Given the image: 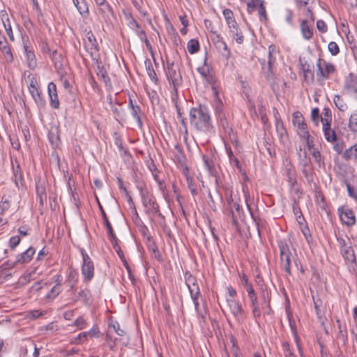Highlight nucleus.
<instances>
[{"label": "nucleus", "mask_w": 357, "mask_h": 357, "mask_svg": "<svg viewBox=\"0 0 357 357\" xmlns=\"http://www.w3.org/2000/svg\"><path fill=\"white\" fill-rule=\"evenodd\" d=\"M49 97L51 107L54 109H59L60 103L57 94Z\"/></svg>", "instance_id": "obj_54"}, {"label": "nucleus", "mask_w": 357, "mask_h": 357, "mask_svg": "<svg viewBox=\"0 0 357 357\" xmlns=\"http://www.w3.org/2000/svg\"><path fill=\"white\" fill-rule=\"evenodd\" d=\"M97 75L105 84L106 86H111L110 79L104 67L98 66Z\"/></svg>", "instance_id": "obj_29"}, {"label": "nucleus", "mask_w": 357, "mask_h": 357, "mask_svg": "<svg viewBox=\"0 0 357 357\" xmlns=\"http://www.w3.org/2000/svg\"><path fill=\"white\" fill-rule=\"evenodd\" d=\"M24 50L29 68L31 69L35 68L36 66V60L34 53L29 50L26 46L24 47Z\"/></svg>", "instance_id": "obj_30"}, {"label": "nucleus", "mask_w": 357, "mask_h": 357, "mask_svg": "<svg viewBox=\"0 0 357 357\" xmlns=\"http://www.w3.org/2000/svg\"><path fill=\"white\" fill-rule=\"evenodd\" d=\"M185 283L189 289L195 309L197 310L199 307L198 298L200 295L199 286L195 278L190 275L188 277H186Z\"/></svg>", "instance_id": "obj_6"}, {"label": "nucleus", "mask_w": 357, "mask_h": 357, "mask_svg": "<svg viewBox=\"0 0 357 357\" xmlns=\"http://www.w3.org/2000/svg\"><path fill=\"white\" fill-rule=\"evenodd\" d=\"M226 24L227 25V27H228L229 31L239 27V26L235 19L226 22Z\"/></svg>", "instance_id": "obj_64"}, {"label": "nucleus", "mask_w": 357, "mask_h": 357, "mask_svg": "<svg viewBox=\"0 0 357 357\" xmlns=\"http://www.w3.org/2000/svg\"><path fill=\"white\" fill-rule=\"evenodd\" d=\"M349 128L350 130L354 133L357 132V113L351 114L349 121Z\"/></svg>", "instance_id": "obj_44"}, {"label": "nucleus", "mask_w": 357, "mask_h": 357, "mask_svg": "<svg viewBox=\"0 0 357 357\" xmlns=\"http://www.w3.org/2000/svg\"><path fill=\"white\" fill-rule=\"evenodd\" d=\"M250 301V307L252 309V316L255 319H257L261 316V310L258 302L257 294L249 297Z\"/></svg>", "instance_id": "obj_21"}, {"label": "nucleus", "mask_w": 357, "mask_h": 357, "mask_svg": "<svg viewBox=\"0 0 357 357\" xmlns=\"http://www.w3.org/2000/svg\"><path fill=\"white\" fill-rule=\"evenodd\" d=\"M273 49L274 48L271 45L269 46L267 65H265L264 61L261 63L263 66L262 69L264 73L266 79L273 88L275 84V77L273 73V66L275 62V59L272 56V51H273Z\"/></svg>", "instance_id": "obj_4"}, {"label": "nucleus", "mask_w": 357, "mask_h": 357, "mask_svg": "<svg viewBox=\"0 0 357 357\" xmlns=\"http://www.w3.org/2000/svg\"><path fill=\"white\" fill-rule=\"evenodd\" d=\"M328 51L333 56L337 55L340 52L339 47L335 42L329 43L328 45Z\"/></svg>", "instance_id": "obj_53"}, {"label": "nucleus", "mask_w": 357, "mask_h": 357, "mask_svg": "<svg viewBox=\"0 0 357 357\" xmlns=\"http://www.w3.org/2000/svg\"><path fill=\"white\" fill-rule=\"evenodd\" d=\"M190 123L196 130L208 133L213 130V123L208 107L199 105L197 107H192L190 111Z\"/></svg>", "instance_id": "obj_1"}, {"label": "nucleus", "mask_w": 357, "mask_h": 357, "mask_svg": "<svg viewBox=\"0 0 357 357\" xmlns=\"http://www.w3.org/2000/svg\"><path fill=\"white\" fill-rule=\"evenodd\" d=\"M99 208L101 212V215L102 219L104 220V223L107 229V236L109 238L112 243H114L116 241V236L113 231L112 227L107 217V215L102 208V206L99 204Z\"/></svg>", "instance_id": "obj_18"}, {"label": "nucleus", "mask_w": 357, "mask_h": 357, "mask_svg": "<svg viewBox=\"0 0 357 357\" xmlns=\"http://www.w3.org/2000/svg\"><path fill=\"white\" fill-rule=\"evenodd\" d=\"M47 91L49 96L57 94L56 84L52 82H50L47 86Z\"/></svg>", "instance_id": "obj_58"}, {"label": "nucleus", "mask_w": 357, "mask_h": 357, "mask_svg": "<svg viewBox=\"0 0 357 357\" xmlns=\"http://www.w3.org/2000/svg\"><path fill=\"white\" fill-rule=\"evenodd\" d=\"M210 32L211 33V39L214 45H217L218 43H220L222 40H224L223 38L216 31H214L213 29H211Z\"/></svg>", "instance_id": "obj_51"}, {"label": "nucleus", "mask_w": 357, "mask_h": 357, "mask_svg": "<svg viewBox=\"0 0 357 357\" xmlns=\"http://www.w3.org/2000/svg\"><path fill=\"white\" fill-rule=\"evenodd\" d=\"M261 298L264 305H266V308L269 309V303L271 302L270 292L267 289H263L261 293Z\"/></svg>", "instance_id": "obj_43"}, {"label": "nucleus", "mask_w": 357, "mask_h": 357, "mask_svg": "<svg viewBox=\"0 0 357 357\" xmlns=\"http://www.w3.org/2000/svg\"><path fill=\"white\" fill-rule=\"evenodd\" d=\"M333 102L339 110L344 112L347 109V105L340 96L335 95Z\"/></svg>", "instance_id": "obj_32"}, {"label": "nucleus", "mask_w": 357, "mask_h": 357, "mask_svg": "<svg viewBox=\"0 0 357 357\" xmlns=\"http://www.w3.org/2000/svg\"><path fill=\"white\" fill-rule=\"evenodd\" d=\"M86 334V338L88 337H98L100 333L99 328L97 325H94L89 331L84 332Z\"/></svg>", "instance_id": "obj_52"}, {"label": "nucleus", "mask_w": 357, "mask_h": 357, "mask_svg": "<svg viewBox=\"0 0 357 357\" xmlns=\"http://www.w3.org/2000/svg\"><path fill=\"white\" fill-rule=\"evenodd\" d=\"M312 158H314V161L318 164V166L319 167H325L324 161L321 155L320 152L317 149H314L312 151Z\"/></svg>", "instance_id": "obj_41"}, {"label": "nucleus", "mask_w": 357, "mask_h": 357, "mask_svg": "<svg viewBox=\"0 0 357 357\" xmlns=\"http://www.w3.org/2000/svg\"><path fill=\"white\" fill-rule=\"evenodd\" d=\"M166 75L174 91L176 92L177 88L182 84V77L178 68L175 66L173 62L167 63Z\"/></svg>", "instance_id": "obj_3"}, {"label": "nucleus", "mask_w": 357, "mask_h": 357, "mask_svg": "<svg viewBox=\"0 0 357 357\" xmlns=\"http://www.w3.org/2000/svg\"><path fill=\"white\" fill-rule=\"evenodd\" d=\"M87 324L88 323L86 319L81 316L75 320L73 325L76 326L79 330H83L86 327Z\"/></svg>", "instance_id": "obj_46"}, {"label": "nucleus", "mask_w": 357, "mask_h": 357, "mask_svg": "<svg viewBox=\"0 0 357 357\" xmlns=\"http://www.w3.org/2000/svg\"><path fill=\"white\" fill-rule=\"evenodd\" d=\"M341 252L344 259L349 262H355L356 257L354 255V251L351 246L344 247V248H341Z\"/></svg>", "instance_id": "obj_27"}, {"label": "nucleus", "mask_w": 357, "mask_h": 357, "mask_svg": "<svg viewBox=\"0 0 357 357\" xmlns=\"http://www.w3.org/2000/svg\"><path fill=\"white\" fill-rule=\"evenodd\" d=\"M222 14L226 22L235 19L232 10L229 8L225 9Z\"/></svg>", "instance_id": "obj_55"}, {"label": "nucleus", "mask_w": 357, "mask_h": 357, "mask_svg": "<svg viewBox=\"0 0 357 357\" xmlns=\"http://www.w3.org/2000/svg\"><path fill=\"white\" fill-rule=\"evenodd\" d=\"M344 90L357 99V75L350 73L345 79Z\"/></svg>", "instance_id": "obj_12"}, {"label": "nucleus", "mask_w": 357, "mask_h": 357, "mask_svg": "<svg viewBox=\"0 0 357 357\" xmlns=\"http://www.w3.org/2000/svg\"><path fill=\"white\" fill-rule=\"evenodd\" d=\"M227 155L229 159V162L234 164L236 167L240 168V162L236 157L234 156L230 147L225 145Z\"/></svg>", "instance_id": "obj_40"}, {"label": "nucleus", "mask_w": 357, "mask_h": 357, "mask_svg": "<svg viewBox=\"0 0 357 357\" xmlns=\"http://www.w3.org/2000/svg\"><path fill=\"white\" fill-rule=\"evenodd\" d=\"M212 92L214 98V109L215 113L221 116L223 112V103L221 100V98L219 96V89L218 87L213 86Z\"/></svg>", "instance_id": "obj_17"}, {"label": "nucleus", "mask_w": 357, "mask_h": 357, "mask_svg": "<svg viewBox=\"0 0 357 357\" xmlns=\"http://www.w3.org/2000/svg\"><path fill=\"white\" fill-rule=\"evenodd\" d=\"M20 237L19 236H15L10 238L9 245L12 249H14L17 246L20 242Z\"/></svg>", "instance_id": "obj_57"}, {"label": "nucleus", "mask_w": 357, "mask_h": 357, "mask_svg": "<svg viewBox=\"0 0 357 357\" xmlns=\"http://www.w3.org/2000/svg\"><path fill=\"white\" fill-rule=\"evenodd\" d=\"M287 176L289 185L291 187H294V185L296 183L295 171L294 169H291V168H288L287 169Z\"/></svg>", "instance_id": "obj_48"}, {"label": "nucleus", "mask_w": 357, "mask_h": 357, "mask_svg": "<svg viewBox=\"0 0 357 357\" xmlns=\"http://www.w3.org/2000/svg\"><path fill=\"white\" fill-rule=\"evenodd\" d=\"M43 314L44 313L43 312H40L38 310H34L29 312L27 314V317L31 319H36Z\"/></svg>", "instance_id": "obj_59"}, {"label": "nucleus", "mask_w": 357, "mask_h": 357, "mask_svg": "<svg viewBox=\"0 0 357 357\" xmlns=\"http://www.w3.org/2000/svg\"><path fill=\"white\" fill-rule=\"evenodd\" d=\"M197 71L202 78L211 84V88L213 86H218L216 83V79L213 75L211 66L207 63L206 56H205L204 59L203 65L197 68Z\"/></svg>", "instance_id": "obj_5"}, {"label": "nucleus", "mask_w": 357, "mask_h": 357, "mask_svg": "<svg viewBox=\"0 0 357 357\" xmlns=\"http://www.w3.org/2000/svg\"><path fill=\"white\" fill-rule=\"evenodd\" d=\"M17 264H18V262L16 261V259L15 261L8 260V261L2 264V268L3 269H10L13 267H14L15 265Z\"/></svg>", "instance_id": "obj_62"}, {"label": "nucleus", "mask_w": 357, "mask_h": 357, "mask_svg": "<svg viewBox=\"0 0 357 357\" xmlns=\"http://www.w3.org/2000/svg\"><path fill=\"white\" fill-rule=\"evenodd\" d=\"M338 212L340 220L344 225L348 227L355 225L356 217L352 210L348 208L341 207L338 208Z\"/></svg>", "instance_id": "obj_11"}, {"label": "nucleus", "mask_w": 357, "mask_h": 357, "mask_svg": "<svg viewBox=\"0 0 357 357\" xmlns=\"http://www.w3.org/2000/svg\"><path fill=\"white\" fill-rule=\"evenodd\" d=\"M13 175H14V182L15 186L20 190L22 189L24 186L23 179H22V174L21 172V169L19 165L16 166V167H13Z\"/></svg>", "instance_id": "obj_22"}, {"label": "nucleus", "mask_w": 357, "mask_h": 357, "mask_svg": "<svg viewBox=\"0 0 357 357\" xmlns=\"http://www.w3.org/2000/svg\"><path fill=\"white\" fill-rule=\"evenodd\" d=\"M301 31L303 37L305 40H310L313 36V28L312 25L309 23L307 20H303L301 24Z\"/></svg>", "instance_id": "obj_19"}, {"label": "nucleus", "mask_w": 357, "mask_h": 357, "mask_svg": "<svg viewBox=\"0 0 357 357\" xmlns=\"http://www.w3.org/2000/svg\"><path fill=\"white\" fill-rule=\"evenodd\" d=\"M227 294L229 296V298L235 299V297L237 295V292L235 289H234L231 286H228L227 287Z\"/></svg>", "instance_id": "obj_63"}, {"label": "nucleus", "mask_w": 357, "mask_h": 357, "mask_svg": "<svg viewBox=\"0 0 357 357\" xmlns=\"http://www.w3.org/2000/svg\"><path fill=\"white\" fill-rule=\"evenodd\" d=\"M134 31L137 35V36L139 38V39L146 44V46L147 47H149V48L151 47V45L146 37L145 31L143 29H142L140 26H139V29H136L134 30Z\"/></svg>", "instance_id": "obj_39"}, {"label": "nucleus", "mask_w": 357, "mask_h": 357, "mask_svg": "<svg viewBox=\"0 0 357 357\" xmlns=\"http://www.w3.org/2000/svg\"><path fill=\"white\" fill-rule=\"evenodd\" d=\"M278 248L280 250V261L281 264L288 275H291V252L286 243L282 241L278 242Z\"/></svg>", "instance_id": "obj_2"}, {"label": "nucleus", "mask_w": 357, "mask_h": 357, "mask_svg": "<svg viewBox=\"0 0 357 357\" xmlns=\"http://www.w3.org/2000/svg\"><path fill=\"white\" fill-rule=\"evenodd\" d=\"M301 68L304 73V77L305 79H307L308 77H310L311 79H313L314 74L312 68L307 62L301 63Z\"/></svg>", "instance_id": "obj_37"}, {"label": "nucleus", "mask_w": 357, "mask_h": 357, "mask_svg": "<svg viewBox=\"0 0 357 357\" xmlns=\"http://www.w3.org/2000/svg\"><path fill=\"white\" fill-rule=\"evenodd\" d=\"M215 47L224 58L226 59H229L230 58L231 51L224 40L215 45Z\"/></svg>", "instance_id": "obj_24"}, {"label": "nucleus", "mask_w": 357, "mask_h": 357, "mask_svg": "<svg viewBox=\"0 0 357 357\" xmlns=\"http://www.w3.org/2000/svg\"><path fill=\"white\" fill-rule=\"evenodd\" d=\"M81 254L83 259V264L82 267V273L84 278L90 280L93 278L94 275V266L93 264L89 257V256L82 249L81 250Z\"/></svg>", "instance_id": "obj_7"}, {"label": "nucleus", "mask_w": 357, "mask_h": 357, "mask_svg": "<svg viewBox=\"0 0 357 357\" xmlns=\"http://www.w3.org/2000/svg\"><path fill=\"white\" fill-rule=\"evenodd\" d=\"M0 52H1L3 59L5 63H12L13 62L14 56L9 45H7L3 47H0Z\"/></svg>", "instance_id": "obj_23"}, {"label": "nucleus", "mask_w": 357, "mask_h": 357, "mask_svg": "<svg viewBox=\"0 0 357 357\" xmlns=\"http://www.w3.org/2000/svg\"><path fill=\"white\" fill-rule=\"evenodd\" d=\"M2 24H3V26L5 29V31L6 32L11 42H13L15 40V37L13 35L10 21L9 20V21H7L6 22L2 23Z\"/></svg>", "instance_id": "obj_49"}, {"label": "nucleus", "mask_w": 357, "mask_h": 357, "mask_svg": "<svg viewBox=\"0 0 357 357\" xmlns=\"http://www.w3.org/2000/svg\"><path fill=\"white\" fill-rule=\"evenodd\" d=\"M86 36L87 39L86 45L88 46V47L91 50H97L98 43L93 34L91 32H88Z\"/></svg>", "instance_id": "obj_35"}, {"label": "nucleus", "mask_w": 357, "mask_h": 357, "mask_svg": "<svg viewBox=\"0 0 357 357\" xmlns=\"http://www.w3.org/2000/svg\"><path fill=\"white\" fill-rule=\"evenodd\" d=\"M227 303L231 313L235 319L238 321L243 320V310L241 304L238 301L233 298H227Z\"/></svg>", "instance_id": "obj_10"}, {"label": "nucleus", "mask_w": 357, "mask_h": 357, "mask_svg": "<svg viewBox=\"0 0 357 357\" xmlns=\"http://www.w3.org/2000/svg\"><path fill=\"white\" fill-rule=\"evenodd\" d=\"M243 191H244V196H245V203H246L247 208H248V209L249 210V212H250V215H251V217H252V220H253L255 221V222L256 223V225H257V227L258 232L259 233V221H260V220H259V219H257V218L255 216V215H254L253 212H252V210H251L250 205V204H249V202H248V199H250V194H249L248 191H245L244 190H243Z\"/></svg>", "instance_id": "obj_33"}, {"label": "nucleus", "mask_w": 357, "mask_h": 357, "mask_svg": "<svg viewBox=\"0 0 357 357\" xmlns=\"http://www.w3.org/2000/svg\"><path fill=\"white\" fill-rule=\"evenodd\" d=\"M15 194V190L8 189L6 193L3 195L0 202V209L1 213H3L10 208L12 198Z\"/></svg>", "instance_id": "obj_16"}, {"label": "nucleus", "mask_w": 357, "mask_h": 357, "mask_svg": "<svg viewBox=\"0 0 357 357\" xmlns=\"http://www.w3.org/2000/svg\"><path fill=\"white\" fill-rule=\"evenodd\" d=\"M144 64H145L147 75H149V78L155 84H157L158 79L157 75L155 72V70L153 69V67L152 66L151 61L149 59H146L144 61Z\"/></svg>", "instance_id": "obj_26"}, {"label": "nucleus", "mask_w": 357, "mask_h": 357, "mask_svg": "<svg viewBox=\"0 0 357 357\" xmlns=\"http://www.w3.org/2000/svg\"><path fill=\"white\" fill-rule=\"evenodd\" d=\"M87 340L86 334L84 332L80 333L76 337L70 339V344H82Z\"/></svg>", "instance_id": "obj_47"}, {"label": "nucleus", "mask_w": 357, "mask_h": 357, "mask_svg": "<svg viewBox=\"0 0 357 357\" xmlns=\"http://www.w3.org/2000/svg\"><path fill=\"white\" fill-rule=\"evenodd\" d=\"M73 1L80 15L86 16L89 14V8L85 0H73Z\"/></svg>", "instance_id": "obj_25"}, {"label": "nucleus", "mask_w": 357, "mask_h": 357, "mask_svg": "<svg viewBox=\"0 0 357 357\" xmlns=\"http://www.w3.org/2000/svg\"><path fill=\"white\" fill-rule=\"evenodd\" d=\"M130 110L131 115L136 120V121L138 124V126L139 128H142V120H141V118L139 116V114H140L139 107L138 105L136 107H132V108H130Z\"/></svg>", "instance_id": "obj_38"}, {"label": "nucleus", "mask_w": 357, "mask_h": 357, "mask_svg": "<svg viewBox=\"0 0 357 357\" xmlns=\"http://www.w3.org/2000/svg\"><path fill=\"white\" fill-rule=\"evenodd\" d=\"M37 196L39 198L40 203L43 205L44 201L46 200L45 188L43 185H36Z\"/></svg>", "instance_id": "obj_45"}, {"label": "nucleus", "mask_w": 357, "mask_h": 357, "mask_svg": "<svg viewBox=\"0 0 357 357\" xmlns=\"http://www.w3.org/2000/svg\"><path fill=\"white\" fill-rule=\"evenodd\" d=\"M317 28L319 31H320L322 33H325L327 31V26L324 21L321 20H319L317 22Z\"/></svg>", "instance_id": "obj_60"}, {"label": "nucleus", "mask_w": 357, "mask_h": 357, "mask_svg": "<svg viewBox=\"0 0 357 357\" xmlns=\"http://www.w3.org/2000/svg\"><path fill=\"white\" fill-rule=\"evenodd\" d=\"M301 172L308 181L312 179V166H308L301 168Z\"/></svg>", "instance_id": "obj_50"}, {"label": "nucleus", "mask_w": 357, "mask_h": 357, "mask_svg": "<svg viewBox=\"0 0 357 357\" xmlns=\"http://www.w3.org/2000/svg\"><path fill=\"white\" fill-rule=\"evenodd\" d=\"M322 122V129L324 137L328 142H333L336 140L337 136L335 130L331 128L330 123L326 119L320 117Z\"/></svg>", "instance_id": "obj_15"}, {"label": "nucleus", "mask_w": 357, "mask_h": 357, "mask_svg": "<svg viewBox=\"0 0 357 357\" xmlns=\"http://www.w3.org/2000/svg\"><path fill=\"white\" fill-rule=\"evenodd\" d=\"M112 327L117 335L120 336H123L125 333L124 331L121 328L120 325L119 323L116 322L112 324Z\"/></svg>", "instance_id": "obj_61"}, {"label": "nucleus", "mask_w": 357, "mask_h": 357, "mask_svg": "<svg viewBox=\"0 0 357 357\" xmlns=\"http://www.w3.org/2000/svg\"><path fill=\"white\" fill-rule=\"evenodd\" d=\"M34 253H35L34 248H33L32 247H30L25 252L18 255L16 257V261L18 262V264L28 263L31 260Z\"/></svg>", "instance_id": "obj_20"}, {"label": "nucleus", "mask_w": 357, "mask_h": 357, "mask_svg": "<svg viewBox=\"0 0 357 357\" xmlns=\"http://www.w3.org/2000/svg\"><path fill=\"white\" fill-rule=\"evenodd\" d=\"M199 43L196 39H190L187 44V49L190 54H194L199 50Z\"/></svg>", "instance_id": "obj_31"}, {"label": "nucleus", "mask_w": 357, "mask_h": 357, "mask_svg": "<svg viewBox=\"0 0 357 357\" xmlns=\"http://www.w3.org/2000/svg\"><path fill=\"white\" fill-rule=\"evenodd\" d=\"M301 137L305 139L306 144L309 149V150L314 149V143L313 141L310 139V135L309 132H307V135H301Z\"/></svg>", "instance_id": "obj_56"}, {"label": "nucleus", "mask_w": 357, "mask_h": 357, "mask_svg": "<svg viewBox=\"0 0 357 357\" xmlns=\"http://www.w3.org/2000/svg\"><path fill=\"white\" fill-rule=\"evenodd\" d=\"M344 158L347 160L357 158V144L345 151L344 153Z\"/></svg>", "instance_id": "obj_34"}, {"label": "nucleus", "mask_w": 357, "mask_h": 357, "mask_svg": "<svg viewBox=\"0 0 357 357\" xmlns=\"http://www.w3.org/2000/svg\"><path fill=\"white\" fill-rule=\"evenodd\" d=\"M317 75L326 79L335 71V66L326 61L319 59L317 61Z\"/></svg>", "instance_id": "obj_9"}, {"label": "nucleus", "mask_w": 357, "mask_h": 357, "mask_svg": "<svg viewBox=\"0 0 357 357\" xmlns=\"http://www.w3.org/2000/svg\"><path fill=\"white\" fill-rule=\"evenodd\" d=\"M142 204L144 207L148 208L149 210H152L155 212L159 211L158 205L153 195L149 192H144L141 195Z\"/></svg>", "instance_id": "obj_13"}, {"label": "nucleus", "mask_w": 357, "mask_h": 357, "mask_svg": "<svg viewBox=\"0 0 357 357\" xmlns=\"http://www.w3.org/2000/svg\"><path fill=\"white\" fill-rule=\"evenodd\" d=\"M293 124L297 128L299 135H307V125L304 121V118L299 112L293 114Z\"/></svg>", "instance_id": "obj_14"}, {"label": "nucleus", "mask_w": 357, "mask_h": 357, "mask_svg": "<svg viewBox=\"0 0 357 357\" xmlns=\"http://www.w3.org/2000/svg\"><path fill=\"white\" fill-rule=\"evenodd\" d=\"M62 287L59 285H54L51 290L47 294L45 298L50 301L54 300L61 292Z\"/></svg>", "instance_id": "obj_36"}, {"label": "nucleus", "mask_w": 357, "mask_h": 357, "mask_svg": "<svg viewBox=\"0 0 357 357\" xmlns=\"http://www.w3.org/2000/svg\"><path fill=\"white\" fill-rule=\"evenodd\" d=\"M28 88L29 91L31 93L36 103L40 107L45 106V100L43 99L42 96V92L40 90L38 86L37 81L34 77L31 78Z\"/></svg>", "instance_id": "obj_8"}, {"label": "nucleus", "mask_w": 357, "mask_h": 357, "mask_svg": "<svg viewBox=\"0 0 357 357\" xmlns=\"http://www.w3.org/2000/svg\"><path fill=\"white\" fill-rule=\"evenodd\" d=\"M202 158H203V160L204 162V166H205L206 169L208 170V173L211 175H213V173L215 172V168H214V165H213V160L211 159H210L208 157H207L206 155H203Z\"/></svg>", "instance_id": "obj_42"}, {"label": "nucleus", "mask_w": 357, "mask_h": 357, "mask_svg": "<svg viewBox=\"0 0 357 357\" xmlns=\"http://www.w3.org/2000/svg\"><path fill=\"white\" fill-rule=\"evenodd\" d=\"M229 33L234 40L239 45H241L244 42V36L241 29L238 27L229 31Z\"/></svg>", "instance_id": "obj_28"}]
</instances>
